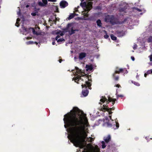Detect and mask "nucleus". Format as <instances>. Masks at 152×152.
I'll list each match as a JSON object with an SVG mask.
<instances>
[{"label":"nucleus","instance_id":"f257e3e1","mask_svg":"<svg viewBox=\"0 0 152 152\" xmlns=\"http://www.w3.org/2000/svg\"><path fill=\"white\" fill-rule=\"evenodd\" d=\"M80 111L77 107H74L72 110L64 115L63 120L65 128H71L72 140L75 145L83 148V151L85 152V145L80 140L83 137V131L84 129L82 125L83 119L81 115L79 114V115L77 116Z\"/></svg>","mask_w":152,"mask_h":152},{"label":"nucleus","instance_id":"f03ea898","mask_svg":"<svg viewBox=\"0 0 152 152\" xmlns=\"http://www.w3.org/2000/svg\"><path fill=\"white\" fill-rule=\"evenodd\" d=\"M105 21L107 23H110L113 25L115 24H123L126 21L127 19H125L122 21L118 20V19L114 17L113 15H108L106 16L104 19Z\"/></svg>","mask_w":152,"mask_h":152},{"label":"nucleus","instance_id":"7ed1b4c3","mask_svg":"<svg viewBox=\"0 0 152 152\" xmlns=\"http://www.w3.org/2000/svg\"><path fill=\"white\" fill-rule=\"evenodd\" d=\"M85 83H82V84L81 86L83 88L82 94L83 96L82 97H85L87 96L89 93V91L88 89H91V82L87 81V78H85Z\"/></svg>","mask_w":152,"mask_h":152},{"label":"nucleus","instance_id":"20e7f679","mask_svg":"<svg viewBox=\"0 0 152 152\" xmlns=\"http://www.w3.org/2000/svg\"><path fill=\"white\" fill-rule=\"evenodd\" d=\"M84 75L83 74H80L81 75H78L76 77L74 78V80L75 82H76L77 84L79 83L78 81L80 80H81L82 81H84V83H85V78H87V81L91 82V84H92V80L91 79L89 78V76L85 74L84 73Z\"/></svg>","mask_w":152,"mask_h":152},{"label":"nucleus","instance_id":"39448f33","mask_svg":"<svg viewBox=\"0 0 152 152\" xmlns=\"http://www.w3.org/2000/svg\"><path fill=\"white\" fill-rule=\"evenodd\" d=\"M93 2H89L87 3L86 1L81 2L80 6L83 9L85 12L89 11L92 8Z\"/></svg>","mask_w":152,"mask_h":152},{"label":"nucleus","instance_id":"423d86ee","mask_svg":"<svg viewBox=\"0 0 152 152\" xmlns=\"http://www.w3.org/2000/svg\"><path fill=\"white\" fill-rule=\"evenodd\" d=\"M124 70V69L120 68L117 66L116 67L115 72L112 75L115 81H118L119 79V76H116V74H119L120 73H123Z\"/></svg>","mask_w":152,"mask_h":152},{"label":"nucleus","instance_id":"0eeeda50","mask_svg":"<svg viewBox=\"0 0 152 152\" xmlns=\"http://www.w3.org/2000/svg\"><path fill=\"white\" fill-rule=\"evenodd\" d=\"M72 24L71 23H68L67 26L64 29V31L65 32H68L70 35H72L75 33V31H78V29H74V27H72L70 30H69V28L70 27L72 26Z\"/></svg>","mask_w":152,"mask_h":152},{"label":"nucleus","instance_id":"6e6552de","mask_svg":"<svg viewBox=\"0 0 152 152\" xmlns=\"http://www.w3.org/2000/svg\"><path fill=\"white\" fill-rule=\"evenodd\" d=\"M115 101L116 99H113L110 96H108V99L105 96H102L100 100V102L103 103L105 101L107 102V104L109 103V102H112L113 105L114 104Z\"/></svg>","mask_w":152,"mask_h":152},{"label":"nucleus","instance_id":"1a4fd4ad","mask_svg":"<svg viewBox=\"0 0 152 152\" xmlns=\"http://www.w3.org/2000/svg\"><path fill=\"white\" fill-rule=\"evenodd\" d=\"M106 106L105 105H103V107L101 108V110L104 112L106 111L109 113V114H112L113 113L111 112V110H114L115 107H113L112 108H109L108 107H106Z\"/></svg>","mask_w":152,"mask_h":152},{"label":"nucleus","instance_id":"9d476101","mask_svg":"<svg viewBox=\"0 0 152 152\" xmlns=\"http://www.w3.org/2000/svg\"><path fill=\"white\" fill-rule=\"evenodd\" d=\"M68 3L66 1L62 0L61 1L60 3V6L61 8H64L68 6Z\"/></svg>","mask_w":152,"mask_h":152},{"label":"nucleus","instance_id":"9b49d317","mask_svg":"<svg viewBox=\"0 0 152 152\" xmlns=\"http://www.w3.org/2000/svg\"><path fill=\"white\" fill-rule=\"evenodd\" d=\"M116 33L118 37H122L125 34V33L123 31H116Z\"/></svg>","mask_w":152,"mask_h":152},{"label":"nucleus","instance_id":"f8f14e48","mask_svg":"<svg viewBox=\"0 0 152 152\" xmlns=\"http://www.w3.org/2000/svg\"><path fill=\"white\" fill-rule=\"evenodd\" d=\"M86 54L85 53L81 52L79 54V58L80 60H81L86 56Z\"/></svg>","mask_w":152,"mask_h":152},{"label":"nucleus","instance_id":"ddd939ff","mask_svg":"<svg viewBox=\"0 0 152 152\" xmlns=\"http://www.w3.org/2000/svg\"><path fill=\"white\" fill-rule=\"evenodd\" d=\"M111 136L110 135H108L107 137H104V140L105 142L108 143L111 140Z\"/></svg>","mask_w":152,"mask_h":152},{"label":"nucleus","instance_id":"4468645a","mask_svg":"<svg viewBox=\"0 0 152 152\" xmlns=\"http://www.w3.org/2000/svg\"><path fill=\"white\" fill-rule=\"evenodd\" d=\"M86 71H88V70L91 71L93 69V66L92 65H86Z\"/></svg>","mask_w":152,"mask_h":152},{"label":"nucleus","instance_id":"2eb2a0df","mask_svg":"<svg viewBox=\"0 0 152 152\" xmlns=\"http://www.w3.org/2000/svg\"><path fill=\"white\" fill-rule=\"evenodd\" d=\"M97 25L99 27H101L102 26V23L100 20L98 19L96 22Z\"/></svg>","mask_w":152,"mask_h":152},{"label":"nucleus","instance_id":"dca6fc26","mask_svg":"<svg viewBox=\"0 0 152 152\" xmlns=\"http://www.w3.org/2000/svg\"><path fill=\"white\" fill-rule=\"evenodd\" d=\"M93 152H100L97 146H95L93 150Z\"/></svg>","mask_w":152,"mask_h":152},{"label":"nucleus","instance_id":"f3484780","mask_svg":"<svg viewBox=\"0 0 152 152\" xmlns=\"http://www.w3.org/2000/svg\"><path fill=\"white\" fill-rule=\"evenodd\" d=\"M75 16V14L74 13L70 14L69 17L68 18V20H70L73 18Z\"/></svg>","mask_w":152,"mask_h":152},{"label":"nucleus","instance_id":"a211bd4d","mask_svg":"<svg viewBox=\"0 0 152 152\" xmlns=\"http://www.w3.org/2000/svg\"><path fill=\"white\" fill-rule=\"evenodd\" d=\"M94 139L91 137H89V138H87V140L88 142H92L94 140Z\"/></svg>","mask_w":152,"mask_h":152},{"label":"nucleus","instance_id":"6ab92c4d","mask_svg":"<svg viewBox=\"0 0 152 152\" xmlns=\"http://www.w3.org/2000/svg\"><path fill=\"white\" fill-rule=\"evenodd\" d=\"M110 37L111 39L113 40H116L117 39V38L113 34H112L110 35Z\"/></svg>","mask_w":152,"mask_h":152},{"label":"nucleus","instance_id":"aec40b11","mask_svg":"<svg viewBox=\"0 0 152 152\" xmlns=\"http://www.w3.org/2000/svg\"><path fill=\"white\" fill-rule=\"evenodd\" d=\"M102 144V148H104L106 146L105 142L104 141H102L101 142Z\"/></svg>","mask_w":152,"mask_h":152},{"label":"nucleus","instance_id":"412c9836","mask_svg":"<svg viewBox=\"0 0 152 152\" xmlns=\"http://www.w3.org/2000/svg\"><path fill=\"white\" fill-rule=\"evenodd\" d=\"M38 4L39 6L41 7H44L45 6L44 4L41 1H39L38 2Z\"/></svg>","mask_w":152,"mask_h":152},{"label":"nucleus","instance_id":"4be33fe9","mask_svg":"<svg viewBox=\"0 0 152 152\" xmlns=\"http://www.w3.org/2000/svg\"><path fill=\"white\" fill-rule=\"evenodd\" d=\"M104 31L105 32V33L106 34L105 35H104V37L105 39H107L109 37V36L107 34V32L106 31L104 30Z\"/></svg>","mask_w":152,"mask_h":152},{"label":"nucleus","instance_id":"5701e85b","mask_svg":"<svg viewBox=\"0 0 152 152\" xmlns=\"http://www.w3.org/2000/svg\"><path fill=\"white\" fill-rule=\"evenodd\" d=\"M76 72L77 73L76 74V75H77V76L78 75V74H79L80 73H81V74H82V72L81 71V70L80 69H79L78 70H77V71H76Z\"/></svg>","mask_w":152,"mask_h":152},{"label":"nucleus","instance_id":"b1692460","mask_svg":"<svg viewBox=\"0 0 152 152\" xmlns=\"http://www.w3.org/2000/svg\"><path fill=\"white\" fill-rule=\"evenodd\" d=\"M133 9L134 10H137L139 12H141L142 11V10H141L138 9V8H137V7H134L133 8Z\"/></svg>","mask_w":152,"mask_h":152},{"label":"nucleus","instance_id":"393cba45","mask_svg":"<svg viewBox=\"0 0 152 152\" xmlns=\"http://www.w3.org/2000/svg\"><path fill=\"white\" fill-rule=\"evenodd\" d=\"M32 32L34 34H36V35H38V34L37 33V32L35 30V29L33 28H32Z\"/></svg>","mask_w":152,"mask_h":152},{"label":"nucleus","instance_id":"a878e982","mask_svg":"<svg viewBox=\"0 0 152 152\" xmlns=\"http://www.w3.org/2000/svg\"><path fill=\"white\" fill-rule=\"evenodd\" d=\"M148 42H152V37H150L148 39Z\"/></svg>","mask_w":152,"mask_h":152},{"label":"nucleus","instance_id":"bb28decb","mask_svg":"<svg viewBox=\"0 0 152 152\" xmlns=\"http://www.w3.org/2000/svg\"><path fill=\"white\" fill-rule=\"evenodd\" d=\"M57 42H60L65 41V39L63 38H60L57 40Z\"/></svg>","mask_w":152,"mask_h":152},{"label":"nucleus","instance_id":"cd10ccee","mask_svg":"<svg viewBox=\"0 0 152 152\" xmlns=\"http://www.w3.org/2000/svg\"><path fill=\"white\" fill-rule=\"evenodd\" d=\"M89 11H87L86 13H84L83 14L84 16L86 17H88V12Z\"/></svg>","mask_w":152,"mask_h":152},{"label":"nucleus","instance_id":"c85d7f7f","mask_svg":"<svg viewBox=\"0 0 152 152\" xmlns=\"http://www.w3.org/2000/svg\"><path fill=\"white\" fill-rule=\"evenodd\" d=\"M146 73L147 74H152V69H150V70H148L147 72Z\"/></svg>","mask_w":152,"mask_h":152},{"label":"nucleus","instance_id":"c756f323","mask_svg":"<svg viewBox=\"0 0 152 152\" xmlns=\"http://www.w3.org/2000/svg\"><path fill=\"white\" fill-rule=\"evenodd\" d=\"M102 7L100 6H97L95 8V10H101Z\"/></svg>","mask_w":152,"mask_h":152},{"label":"nucleus","instance_id":"7c9ffc66","mask_svg":"<svg viewBox=\"0 0 152 152\" xmlns=\"http://www.w3.org/2000/svg\"><path fill=\"white\" fill-rule=\"evenodd\" d=\"M132 83H133L135 85H136L137 86H140V84L138 83V82H132Z\"/></svg>","mask_w":152,"mask_h":152},{"label":"nucleus","instance_id":"2f4dec72","mask_svg":"<svg viewBox=\"0 0 152 152\" xmlns=\"http://www.w3.org/2000/svg\"><path fill=\"white\" fill-rule=\"evenodd\" d=\"M20 19L19 18H17V22H16V23L15 24V26H17V27H18L19 26V25L18 24V25H16V24H18V21H20Z\"/></svg>","mask_w":152,"mask_h":152},{"label":"nucleus","instance_id":"473e14b6","mask_svg":"<svg viewBox=\"0 0 152 152\" xmlns=\"http://www.w3.org/2000/svg\"><path fill=\"white\" fill-rule=\"evenodd\" d=\"M42 1L45 5L47 4L48 2L47 0H42Z\"/></svg>","mask_w":152,"mask_h":152},{"label":"nucleus","instance_id":"72a5a7b5","mask_svg":"<svg viewBox=\"0 0 152 152\" xmlns=\"http://www.w3.org/2000/svg\"><path fill=\"white\" fill-rule=\"evenodd\" d=\"M34 43V42H33L31 41H29L27 42V44L28 45H29V44H32Z\"/></svg>","mask_w":152,"mask_h":152},{"label":"nucleus","instance_id":"f704fd0d","mask_svg":"<svg viewBox=\"0 0 152 152\" xmlns=\"http://www.w3.org/2000/svg\"><path fill=\"white\" fill-rule=\"evenodd\" d=\"M107 126L109 127H111L112 126V124H110L109 122L107 123Z\"/></svg>","mask_w":152,"mask_h":152},{"label":"nucleus","instance_id":"c9c22d12","mask_svg":"<svg viewBox=\"0 0 152 152\" xmlns=\"http://www.w3.org/2000/svg\"><path fill=\"white\" fill-rule=\"evenodd\" d=\"M31 14L33 16H35L36 15V12H32Z\"/></svg>","mask_w":152,"mask_h":152},{"label":"nucleus","instance_id":"e433bc0d","mask_svg":"<svg viewBox=\"0 0 152 152\" xmlns=\"http://www.w3.org/2000/svg\"><path fill=\"white\" fill-rule=\"evenodd\" d=\"M137 45L136 44H135L134 45V46L133 47V48L134 50H135V49H136L137 48Z\"/></svg>","mask_w":152,"mask_h":152},{"label":"nucleus","instance_id":"4c0bfd02","mask_svg":"<svg viewBox=\"0 0 152 152\" xmlns=\"http://www.w3.org/2000/svg\"><path fill=\"white\" fill-rule=\"evenodd\" d=\"M149 57L150 58V61H152V55L149 56Z\"/></svg>","mask_w":152,"mask_h":152},{"label":"nucleus","instance_id":"58836bf2","mask_svg":"<svg viewBox=\"0 0 152 152\" xmlns=\"http://www.w3.org/2000/svg\"><path fill=\"white\" fill-rule=\"evenodd\" d=\"M60 37V36L59 35H58L55 38V39L56 40H57L58 38H59Z\"/></svg>","mask_w":152,"mask_h":152},{"label":"nucleus","instance_id":"ea45409f","mask_svg":"<svg viewBox=\"0 0 152 152\" xmlns=\"http://www.w3.org/2000/svg\"><path fill=\"white\" fill-rule=\"evenodd\" d=\"M56 12H59L58 8V7H56Z\"/></svg>","mask_w":152,"mask_h":152},{"label":"nucleus","instance_id":"a19ab883","mask_svg":"<svg viewBox=\"0 0 152 152\" xmlns=\"http://www.w3.org/2000/svg\"><path fill=\"white\" fill-rule=\"evenodd\" d=\"M116 127L118 128L119 127V124L118 122H117L116 123Z\"/></svg>","mask_w":152,"mask_h":152},{"label":"nucleus","instance_id":"79ce46f5","mask_svg":"<svg viewBox=\"0 0 152 152\" xmlns=\"http://www.w3.org/2000/svg\"><path fill=\"white\" fill-rule=\"evenodd\" d=\"M114 86L117 87L118 88H119V87H121V86L119 84H117L116 85H115Z\"/></svg>","mask_w":152,"mask_h":152},{"label":"nucleus","instance_id":"37998d69","mask_svg":"<svg viewBox=\"0 0 152 152\" xmlns=\"http://www.w3.org/2000/svg\"><path fill=\"white\" fill-rule=\"evenodd\" d=\"M49 1H51V2H56V0H48Z\"/></svg>","mask_w":152,"mask_h":152},{"label":"nucleus","instance_id":"c03bdc74","mask_svg":"<svg viewBox=\"0 0 152 152\" xmlns=\"http://www.w3.org/2000/svg\"><path fill=\"white\" fill-rule=\"evenodd\" d=\"M131 58L133 61H134L135 60V58L133 56H131Z\"/></svg>","mask_w":152,"mask_h":152},{"label":"nucleus","instance_id":"a18cd8bd","mask_svg":"<svg viewBox=\"0 0 152 152\" xmlns=\"http://www.w3.org/2000/svg\"><path fill=\"white\" fill-rule=\"evenodd\" d=\"M118 97H123V96L122 95H118Z\"/></svg>","mask_w":152,"mask_h":152},{"label":"nucleus","instance_id":"49530a36","mask_svg":"<svg viewBox=\"0 0 152 152\" xmlns=\"http://www.w3.org/2000/svg\"><path fill=\"white\" fill-rule=\"evenodd\" d=\"M148 75V74H147V73H145L144 74V77H146L147 75Z\"/></svg>","mask_w":152,"mask_h":152},{"label":"nucleus","instance_id":"de8ad7c7","mask_svg":"<svg viewBox=\"0 0 152 152\" xmlns=\"http://www.w3.org/2000/svg\"><path fill=\"white\" fill-rule=\"evenodd\" d=\"M52 44L53 45H55V42L54 41H53L52 43Z\"/></svg>","mask_w":152,"mask_h":152},{"label":"nucleus","instance_id":"09e8293b","mask_svg":"<svg viewBox=\"0 0 152 152\" xmlns=\"http://www.w3.org/2000/svg\"><path fill=\"white\" fill-rule=\"evenodd\" d=\"M105 119L106 120H108V118L106 116L105 117Z\"/></svg>","mask_w":152,"mask_h":152},{"label":"nucleus","instance_id":"8fccbe9b","mask_svg":"<svg viewBox=\"0 0 152 152\" xmlns=\"http://www.w3.org/2000/svg\"><path fill=\"white\" fill-rule=\"evenodd\" d=\"M75 68L76 70V71H77V70H78L79 69L78 67H75Z\"/></svg>","mask_w":152,"mask_h":152},{"label":"nucleus","instance_id":"3c124183","mask_svg":"<svg viewBox=\"0 0 152 152\" xmlns=\"http://www.w3.org/2000/svg\"><path fill=\"white\" fill-rule=\"evenodd\" d=\"M62 61V60L61 59H60L59 60V62L61 63V61Z\"/></svg>","mask_w":152,"mask_h":152},{"label":"nucleus","instance_id":"603ef678","mask_svg":"<svg viewBox=\"0 0 152 152\" xmlns=\"http://www.w3.org/2000/svg\"><path fill=\"white\" fill-rule=\"evenodd\" d=\"M109 117L110 118V119L111 120V119H112V118H111V115H110V116H109Z\"/></svg>","mask_w":152,"mask_h":152},{"label":"nucleus","instance_id":"864d4df0","mask_svg":"<svg viewBox=\"0 0 152 152\" xmlns=\"http://www.w3.org/2000/svg\"><path fill=\"white\" fill-rule=\"evenodd\" d=\"M29 5H26V8H28V7H29Z\"/></svg>","mask_w":152,"mask_h":152},{"label":"nucleus","instance_id":"5fc2aeb1","mask_svg":"<svg viewBox=\"0 0 152 152\" xmlns=\"http://www.w3.org/2000/svg\"><path fill=\"white\" fill-rule=\"evenodd\" d=\"M35 44H37V43L36 42H35Z\"/></svg>","mask_w":152,"mask_h":152},{"label":"nucleus","instance_id":"6e6d98bb","mask_svg":"<svg viewBox=\"0 0 152 152\" xmlns=\"http://www.w3.org/2000/svg\"><path fill=\"white\" fill-rule=\"evenodd\" d=\"M79 6H78V7H77V8H79Z\"/></svg>","mask_w":152,"mask_h":152},{"label":"nucleus","instance_id":"4d7b16f0","mask_svg":"<svg viewBox=\"0 0 152 152\" xmlns=\"http://www.w3.org/2000/svg\"><path fill=\"white\" fill-rule=\"evenodd\" d=\"M126 71L127 72H128L127 70H126Z\"/></svg>","mask_w":152,"mask_h":152},{"label":"nucleus","instance_id":"13d9d810","mask_svg":"<svg viewBox=\"0 0 152 152\" xmlns=\"http://www.w3.org/2000/svg\"><path fill=\"white\" fill-rule=\"evenodd\" d=\"M99 104H101L100 103H99Z\"/></svg>","mask_w":152,"mask_h":152}]
</instances>
